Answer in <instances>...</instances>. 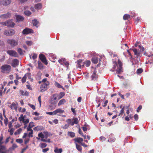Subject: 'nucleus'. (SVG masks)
I'll use <instances>...</instances> for the list:
<instances>
[{"mask_svg": "<svg viewBox=\"0 0 153 153\" xmlns=\"http://www.w3.org/2000/svg\"><path fill=\"white\" fill-rule=\"evenodd\" d=\"M25 76H26V78L27 77L28 79H30V80L32 81L33 79L31 78V75L30 73H27L26 74Z\"/></svg>", "mask_w": 153, "mask_h": 153, "instance_id": "39", "label": "nucleus"}, {"mask_svg": "<svg viewBox=\"0 0 153 153\" xmlns=\"http://www.w3.org/2000/svg\"><path fill=\"white\" fill-rule=\"evenodd\" d=\"M143 70L142 68L138 69L137 71V73L138 74H140L142 72Z\"/></svg>", "mask_w": 153, "mask_h": 153, "instance_id": "51", "label": "nucleus"}, {"mask_svg": "<svg viewBox=\"0 0 153 153\" xmlns=\"http://www.w3.org/2000/svg\"><path fill=\"white\" fill-rule=\"evenodd\" d=\"M19 61L17 59H14L12 63V65L13 67H16L19 65Z\"/></svg>", "mask_w": 153, "mask_h": 153, "instance_id": "22", "label": "nucleus"}, {"mask_svg": "<svg viewBox=\"0 0 153 153\" xmlns=\"http://www.w3.org/2000/svg\"><path fill=\"white\" fill-rule=\"evenodd\" d=\"M38 67L39 69H42L43 68L42 64L41 62H38Z\"/></svg>", "mask_w": 153, "mask_h": 153, "instance_id": "48", "label": "nucleus"}, {"mask_svg": "<svg viewBox=\"0 0 153 153\" xmlns=\"http://www.w3.org/2000/svg\"><path fill=\"white\" fill-rule=\"evenodd\" d=\"M16 21L18 22H20L22 21L24 19V18L19 15H16Z\"/></svg>", "mask_w": 153, "mask_h": 153, "instance_id": "19", "label": "nucleus"}, {"mask_svg": "<svg viewBox=\"0 0 153 153\" xmlns=\"http://www.w3.org/2000/svg\"><path fill=\"white\" fill-rule=\"evenodd\" d=\"M29 139L26 138L25 140V144H27L29 141Z\"/></svg>", "mask_w": 153, "mask_h": 153, "instance_id": "61", "label": "nucleus"}, {"mask_svg": "<svg viewBox=\"0 0 153 153\" xmlns=\"http://www.w3.org/2000/svg\"><path fill=\"white\" fill-rule=\"evenodd\" d=\"M14 130V129L13 128H11L10 130H8V131L10 132V134L11 135H13Z\"/></svg>", "mask_w": 153, "mask_h": 153, "instance_id": "45", "label": "nucleus"}, {"mask_svg": "<svg viewBox=\"0 0 153 153\" xmlns=\"http://www.w3.org/2000/svg\"><path fill=\"white\" fill-rule=\"evenodd\" d=\"M17 146L16 144H13L12 146V149H14L17 147Z\"/></svg>", "mask_w": 153, "mask_h": 153, "instance_id": "63", "label": "nucleus"}, {"mask_svg": "<svg viewBox=\"0 0 153 153\" xmlns=\"http://www.w3.org/2000/svg\"><path fill=\"white\" fill-rule=\"evenodd\" d=\"M130 15L127 14H125L124 15L123 19L124 20L128 19L130 18Z\"/></svg>", "mask_w": 153, "mask_h": 153, "instance_id": "41", "label": "nucleus"}, {"mask_svg": "<svg viewBox=\"0 0 153 153\" xmlns=\"http://www.w3.org/2000/svg\"><path fill=\"white\" fill-rule=\"evenodd\" d=\"M58 61L61 65L66 66V67L68 68L69 63L66 61L65 59L62 58L58 60Z\"/></svg>", "mask_w": 153, "mask_h": 153, "instance_id": "11", "label": "nucleus"}, {"mask_svg": "<svg viewBox=\"0 0 153 153\" xmlns=\"http://www.w3.org/2000/svg\"><path fill=\"white\" fill-rule=\"evenodd\" d=\"M11 14L10 13H7L1 15L0 16V17L1 19H7L10 17Z\"/></svg>", "mask_w": 153, "mask_h": 153, "instance_id": "17", "label": "nucleus"}, {"mask_svg": "<svg viewBox=\"0 0 153 153\" xmlns=\"http://www.w3.org/2000/svg\"><path fill=\"white\" fill-rule=\"evenodd\" d=\"M42 82L43 83H46L47 82L48 83H49V82L47 80V79L46 78H45L43 79Z\"/></svg>", "mask_w": 153, "mask_h": 153, "instance_id": "55", "label": "nucleus"}, {"mask_svg": "<svg viewBox=\"0 0 153 153\" xmlns=\"http://www.w3.org/2000/svg\"><path fill=\"white\" fill-rule=\"evenodd\" d=\"M25 43L28 46H31L33 45V42L31 41H26Z\"/></svg>", "mask_w": 153, "mask_h": 153, "instance_id": "37", "label": "nucleus"}, {"mask_svg": "<svg viewBox=\"0 0 153 153\" xmlns=\"http://www.w3.org/2000/svg\"><path fill=\"white\" fill-rule=\"evenodd\" d=\"M33 25L34 26H36V25L38 24V22L37 20L34 19L32 21Z\"/></svg>", "mask_w": 153, "mask_h": 153, "instance_id": "44", "label": "nucleus"}, {"mask_svg": "<svg viewBox=\"0 0 153 153\" xmlns=\"http://www.w3.org/2000/svg\"><path fill=\"white\" fill-rule=\"evenodd\" d=\"M65 102L66 101L64 99H62L59 101L58 103V105L59 106L60 105H61L64 104Z\"/></svg>", "mask_w": 153, "mask_h": 153, "instance_id": "38", "label": "nucleus"}, {"mask_svg": "<svg viewBox=\"0 0 153 153\" xmlns=\"http://www.w3.org/2000/svg\"><path fill=\"white\" fill-rule=\"evenodd\" d=\"M8 54L11 56L14 57H17L18 56V55L16 51L13 50H9L7 51Z\"/></svg>", "mask_w": 153, "mask_h": 153, "instance_id": "8", "label": "nucleus"}, {"mask_svg": "<svg viewBox=\"0 0 153 153\" xmlns=\"http://www.w3.org/2000/svg\"><path fill=\"white\" fill-rule=\"evenodd\" d=\"M133 52L134 53V54L136 56L137 58L140 56V53L137 52V50L136 49L133 50Z\"/></svg>", "mask_w": 153, "mask_h": 153, "instance_id": "31", "label": "nucleus"}, {"mask_svg": "<svg viewBox=\"0 0 153 153\" xmlns=\"http://www.w3.org/2000/svg\"><path fill=\"white\" fill-rule=\"evenodd\" d=\"M74 140L75 142H78L81 144L83 141V139L81 137H78L74 138Z\"/></svg>", "mask_w": 153, "mask_h": 153, "instance_id": "23", "label": "nucleus"}, {"mask_svg": "<svg viewBox=\"0 0 153 153\" xmlns=\"http://www.w3.org/2000/svg\"><path fill=\"white\" fill-rule=\"evenodd\" d=\"M134 118L135 120L136 121H137L138 120V115L136 114H135L134 116Z\"/></svg>", "mask_w": 153, "mask_h": 153, "instance_id": "62", "label": "nucleus"}, {"mask_svg": "<svg viewBox=\"0 0 153 153\" xmlns=\"http://www.w3.org/2000/svg\"><path fill=\"white\" fill-rule=\"evenodd\" d=\"M39 146L41 148L43 149L45 148L47 146V144L45 143H41Z\"/></svg>", "mask_w": 153, "mask_h": 153, "instance_id": "36", "label": "nucleus"}, {"mask_svg": "<svg viewBox=\"0 0 153 153\" xmlns=\"http://www.w3.org/2000/svg\"><path fill=\"white\" fill-rule=\"evenodd\" d=\"M15 33V31L13 29H11L9 30H5L4 31V34L7 36H12Z\"/></svg>", "mask_w": 153, "mask_h": 153, "instance_id": "13", "label": "nucleus"}, {"mask_svg": "<svg viewBox=\"0 0 153 153\" xmlns=\"http://www.w3.org/2000/svg\"><path fill=\"white\" fill-rule=\"evenodd\" d=\"M41 96H39L38 98V100L39 101L40 104V107L41 106Z\"/></svg>", "mask_w": 153, "mask_h": 153, "instance_id": "59", "label": "nucleus"}, {"mask_svg": "<svg viewBox=\"0 0 153 153\" xmlns=\"http://www.w3.org/2000/svg\"><path fill=\"white\" fill-rule=\"evenodd\" d=\"M55 86L58 88H62L64 90L65 89L62 86L60 85L56 82L55 83Z\"/></svg>", "mask_w": 153, "mask_h": 153, "instance_id": "32", "label": "nucleus"}, {"mask_svg": "<svg viewBox=\"0 0 153 153\" xmlns=\"http://www.w3.org/2000/svg\"><path fill=\"white\" fill-rule=\"evenodd\" d=\"M26 111V109L25 108H22L21 107L20 108V111L24 112Z\"/></svg>", "mask_w": 153, "mask_h": 153, "instance_id": "58", "label": "nucleus"}, {"mask_svg": "<svg viewBox=\"0 0 153 153\" xmlns=\"http://www.w3.org/2000/svg\"><path fill=\"white\" fill-rule=\"evenodd\" d=\"M6 150L5 147L2 145H0V153H5V151Z\"/></svg>", "mask_w": 153, "mask_h": 153, "instance_id": "24", "label": "nucleus"}, {"mask_svg": "<svg viewBox=\"0 0 153 153\" xmlns=\"http://www.w3.org/2000/svg\"><path fill=\"white\" fill-rule=\"evenodd\" d=\"M124 107H125L124 106L120 111V113L118 115L119 116H121L124 113Z\"/></svg>", "mask_w": 153, "mask_h": 153, "instance_id": "40", "label": "nucleus"}, {"mask_svg": "<svg viewBox=\"0 0 153 153\" xmlns=\"http://www.w3.org/2000/svg\"><path fill=\"white\" fill-rule=\"evenodd\" d=\"M26 78H27L26 77V76L25 75L23 77L22 79V83H24L26 82Z\"/></svg>", "mask_w": 153, "mask_h": 153, "instance_id": "52", "label": "nucleus"}, {"mask_svg": "<svg viewBox=\"0 0 153 153\" xmlns=\"http://www.w3.org/2000/svg\"><path fill=\"white\" fill-rule=\"evenodd\" d=\"M62 149H58L57 147H55L54 149V152L55 153H61L62 152Z\"/></svg>", "mask_w": 153, "mask_h": 153, "instance_id": "20", "label": "nucleus"}, {"mask_svg": "<svg viewBox=\"0 0 153 153\" xmlns=\"http://www.w3.org/2000/svg\"><path fill=\"white\" fill-rule=\"evenodd\" d=\"M11 0H1L0 5L4 6H7L10 4Z\"/></svg>", "mask_w": 153, "mask_h": 153, "instance_id": "10", "label": "nucleus"}, {"mask_svg": "<svg viewBox=\"0 0 153 153\" xmlns=\"http://www.w3.org/2000/svg\"><path fill=\"white\" fill-rule=\"evenodd\" d=\"M8 119L6 117L5 119H4V123L6 126H7V125L8 123Z\"/></svg>", "mask_w": 153, "mask_h": 153, "instance_id": "53", "label": "nucleus"}, {"mask_svg": "<svg viewBox=\"0 0 153 153\" xmlns=\"http://www.w3.org/2000/svg\"><path fill=\"white\" fill-rule=\"evenodd\" d=\"M19 120L20 121H22L24 123V125L27 124L29 122V119L27 118L25 116H23L22 114L20 115V116L19 118Z\"/></svg>", "mask_w": 153, "mask_h": 153, "instance_id": "4", "label": "nucleus"}, {"mask_svg": "<svg viewBox=\"0 0 153 153\" xmlns=\"http://www.w3.org/2000/svg\"><path fill=\"white\" fill-rule=\"evenodd\" d=\"M33 32L32 29L28 28L25 29L22 31V33L24 34H27L29 33H33Z\"/></svg>", "mask_w": 153, "mask_h": 153, "instance_id": "15", "label": "nucleus"}, {"mask_svg": "<svg viewBox=\"0 0 153 153\" xmlns=\"http://www.w3.org/2000/svg\"><path fill=\"white\" fill-rule=\"evenodd\" d=\"M28 105H29L30 108H32L33 110L35 109V107L33 105L31 104L30 103H28Z\"/></svg>", "mask_w": 153, "mask_h": 153, "instance_id": "50", "label": "nucleus"}, {"mask_svg": "<svg viewBox=\"0 0 153 153\" xmlns=\"http://www.w3.org/2000/svg\"><path fill=\"white\" fill-rule=\"evenodd\" d=\"M122 65L121 62L119 59H118V64L116 62H115L113 68L115 69L116 68V66H117V69L116 71H117V74H120L121 72L122 71Z\"/></svg>", "mask_w": 153, "mask_h": 153, "instance_id": "1", "label": "nucleus"}, {"mask_svg": "<svg viewBox=\"0 0 153 153\" xmlns=\"http://www.w3.org/2000/svg\"><path fill=\"white\" fill-rule=\"evenodd\" d=\"M70 124H65L64 126H62V127L63 129H66L68 128L70 125Z\"/></svg>", "mask_w": 153, "mask_h": 153, "instance_id": "47", "label": "nucleus"}, {"mask_svg": "<svg viewBox=\"0 0 153 153\" xmlns=\"http://www.w3.org/2000/svg\"><path fill=\"white\" fill-rule=\"evenodd\" d=\"M46 114L51 115H55V113L54 112V111L53 112H46Z\"/></svg>", "mask_w": 153, "mask_h": 153, "instance_id": "56", "label": "nucleus"}, {"mask_svg": "<svg viewBox=\"0 0 153 153\" xmlns=\"http://www.w3.org/2000/svg\"><path fill=\"white\" fill-rule=\"evenodd\" d=\"M38 137H36L38 140H39L41 138V140L43 142H46V139H44L45 138L46 139L48 137L47 135L45 132H41L38 134Z\"/></svg>", "mask_w": 153, "mask_h": 153, "instance_id": "3", "label": "nucleus"}, {"mask_svg": "<svg viewBox=\"0 0 153 153\" xmlns=\"http://www.w3.org/2000/svg\"><path fill=\"white\" fill-rule=\"evenodd\" d=\"M16 142L19 143H22L23 141L22 139H18L16 140Z\"/></svg>", "mask_w": 153, "mask_h": 153, "instance_id": "49", "label": "nucleus"}, {"mask_svg": "<svg viewBox=\"0 0 153 153\" xmlns=\"http://www.w3.org/2000/svg\"><path fill=\"white\" fill-rule=\"evenodd\" d=\"M57 94H53L52 98H51L50 102L53 104H56L58 101L57 100Z\"/></svg>", "mask_w": 153, "mask_h": 153, "instance_id": "12", "label": "nucleus"}, {"mask_svg": "<svg viewBox=\"0 0 153 153\" xmlns=\"http://www.w3.org/2000/svg\"><path fill=\"white\" fill-rule=\"evenodd\" d=\"M22 131V129L21 128H19L14 133V134L16 135L17 134H20Z\"/></svg>", "mask_w": 153, "mask_h": 153, "instance_id": "35", "label": "nucleus"}, {"mask_svg": "<svg viewBox=\"0 0 153 153\" xmlns=\"http://www.w3.org/2000/svg\"><path fill=\"white\" fill-rule=\"evenodd\" d=\"M77 67L79 68H81L84 67V65L83 62H82L81 60H79L77 61Z\"/></svg>", "mask_w": 153, "mask_h": 153, "instance_id": "18", "label": "nucleus"}, {"mask_svg": "<svg viewBox=\"0 0 153 153\" xmlns=\"http://www.w3.org/2000/svg\"><path fill=\"white\" fill-rule=\"evenodd\" d=\"M18 106V105L17 103L13 102L10 104L9 107L11 110H15L16 111H17Z\"/></svg>", "mask_w": 153, "mask_h": 153, "instance_id": "14", "label": "nucleus"}, {"mask_svg": "<svg viewBox=\"0 0 153 153\" xmlns=\"http://www.w3.org/2000/svg\"><path fill=\"white\" fill-rule=\"evenodd\" d=\"M3 140V136L2 134L0 135V145H1L4 143L2 141Z\"/></svg>", "mask_w": 153, "mask_h": 153, "instance_id": "43", "label": "nucleus"}, {"mask_svg": "<svg viewBox=\"0 0 153 153\" xmlns=\"http://www.w3.org/2000/svg\"><path fill=\"white\" fill-rule=\"evenodd\" d=\"M96 72L95 71L93 72L92 75L91 76V78L92 80L94 81L96 80L97 79V75L96 74Z\"/></svg>", "mask_w": 153, "mask_h": 153, "instance_id": "21", "label": "nucleus"}, {"mask_svg": "<svg viewBox=\"0 0 153 153\" xmlns=\"http://www.w3.org/2000/svg\"><path fill=\"white\" fill-rule=\"evenodd\" d=\"M68 135L71 137H73L75 136V134L72 132H68Z\"/></svg>", "mask_w": 153, "mask_h": 153, "instance_id": "42", "label": "nucleus"}, {"mask_svg": "<svg viewBox=\"0 0 153 153\" xmlns=\"http://www.w3.org/2000/svg\"><path fill=\"white\" fill-rule=\"evenodd\" d=\"M49 150V148H47L42 149V152L44 153H45Z\"/></svg>", "mask_w": 153, "mask_h": 153, "instance_id": "60", "label": "nucleus"}, {"mask_svg": "<svg viewBox=\"0 0 153 153\" xmlns=\"http://www.w3.org/2000/svg\"><path fill=\"white\" fill-rule=\"evenodd\" d=\"M17 51L18 53L21 55L23 54L24 52H25V51H23L20 48H18Z\"/></svg>", "mask_w": 153, "mask_h": 153, "instance_id": "30", "label": "nucleus"}, {"mask_svg": "<svg viewBox=\"0 0 153 153\" xmlns=\"http://www.w3.org/2000/svg\"><path fill=\"white\" fill-rule=\"evenodd\" d=\"M49 83L47 82L46 83H42L40 87V91L41 92H43L46 91L48 88Z\"/></svg>", "mask_w": 153, "mask_h": 153, "instance_id": "6", "label": "nucleus"}, {"mask_svg": "<svg viewBox=\"0 0 153 153\" xmlns=\"http://www.w3.org/2000/svg\"><path fill=\"white\" fill-rule=\"evenodd\" d=\"M39 57L41 60L44 63L45 65H47L48 64L45 57V56L43 54H40L39 55Z\"/></svg>", "mask_w": 153, "mask_h": 153, "instance_id": "16", "label": "nucleus"}, {"mask_svg": "<svg viewBox=\"0 0 153 153\" xmlns=\"http://www.w3.org/2000/svg\"><path fill=\"white\" fill-rule=\"evenodd\" d=\"M24 13L25 15L27 16H29L31 14V12L28 10H26L25 11Z\"/></svg>", "mask_w": 153, "mask_h": 153, "instance_id": "46", "label": "nucleus"}, {"mask_svg": "<svg viewBox=\"0 0 153 153\" xmlns=\"http://www.w3.org/2000/svg\"><path fill=\"white\" fill-rule=\"evenodd\" d=\"M78 120L77 118H75L74 119V121H71V119H69L66 120V122L68 124H70L71 126H73L74 124H77L78 123Z\"/></svg>", "mask_w": 153, "mask_h": 153, "instance_id": "9", "label": "nucleus"}, {"mask_svg": "<svg viewBox=\"0 0 153 153\" xmlns=\"http://www.w3.org/2000/svg\"><path fill=\"white\" fill-rule=\"evenodd\" d=\"M28 126H29V127L32 128L34 126V125L33 124V122H30Z\"/></svg>", "mask_w": 153, "mask_h": 153, "instance_id": "54", "label": "nucleus"}, {"mask_svg": "<svg viewBox=\"0 0 153 153\" xmlns=\"http://www.w3.org/2000/svg\"><path fill=\"white\" fill-rule=\"evenodd\" d=\"M33 131H30V132L28 134V136L29 137H33Z\"/></svg>", "mask_w": 153, "mask_h": 153, "instance_id": "57", "label": "nucleus"}, {"mask_svg": "<svg viewBox=\"0 0 153 153\" xmlns=\"http://www.w3.org/2000/svg\"><path fill=\"white\" fill-rule=\"evenodd\" d=\"M84 65H85L87 67L89 66L91 64V62L89 60H87L83 62Z\"/></svg>", "mask_w": 153, "mask_h": 153, "instance_id": "28", "label": "nucleus"}, {"mask_svg": "<svg viewBox=\"0 0 153 153\" xmlns=\"http://www.w3.org/2000/svg\"><path fill=\"white\" fill-rule=\"evenodd\" d=\"M20 94L23 95L27 96L29 95L28 92L26 91H24L22 90H21L20 91Z\"/></svg>", "mask_w": 153, "mask_h": 153, "instance_id": "27", "label": "nucleus"}, {"mask_svg": "<svg viewBox=\"0 0 153 153\" xmlns=\"http://www.w3.org/2000/svg\"><path fill=\"white\" fill-rule=\"evenodd\" d=\"M17 120V118L16 117H15V118H14L12 120L11 122L13 123L14 122L16 121Z\"/></svg>", "mask_w": 153, "mask_h": 153, "instance_id": "64", "label": "nucleus"}, {"mask_svg": "<svg viewBox=\"0 0 153 153\" xmlns=\"http://www.w3.org/2000/svg\"><path fill=\"white\" fill-rule=\"evenodd\" d=\"M3 25H4L8 27H12L15 25V23L13 22L12 20H9L4 22L1 23Z\"/></svg>", "mask_w": 153, "mask_h": 153, "instance_id": "5", "label": "nucleus"}, {"mask_svg": "<svg viewBox=\"0 0 153 153\" xmlns=\"http://www.w3.org/2000/svg\"><path fill=\"white\" fill-rule=\"evenodd\" d=\"M64 112V111L60 108L54 111L55 114H56L57 113L62 114Z\"/></svg>", "mask_w": 153, "mask_h": 153, "instance_id": "25", "label": "nucleus"}, {"mask_svg": "<svg viewBox=\"0 0 153 153\" xmlns=\"http://www.w3.org/2000/svg\"><path fill=\"white\" fill-rule=\"evenodd\" d=\"M11 69V67L8 65H4L1 67V71L4 73H8Z\"/></svg>", "mask_w": 153, "mask_h": 153, "instance_id": "2", "label": "nucleus"}, {"mask_svg": "<svg viewBox=\"0 0 153 153\" xmlns=\"http://www.w3.org/2000/svg\"><path fill=\"white\" fill-rule=\"evenodd\" d=\"M7 42L12 47L17 45L18 44V41L14 39H8L7 40Z\"/></svg>", "mask_w": 153, "mask_h": 153, "instance_id": "7", "label": "nucleus"}, {"mask_svg": "<svg viewBox=\"0 0 153 153\" xmlns=\"http://www.w3.org/2000/svg\"><path fill=\"white\" fill-rule=\"evenodd\" d=\"M42 7V5L41 4L38 3L36 4L35 6V7L36 9H41Z\"/></svg>", "mask_w": 153, "mask_h": 153, "instance_id": "34", "label": "nucleus"}, {"mask_svg": "<svg viewBox=\"0 0 153 153\" xmlns=\"http://www.w3.org/2000/svg\"><path fill=\"white\" fill-rule=\"evenodd\" d=\"M65 95V93L64 92H60L59 95H58V99L62 98Z\"/></svg>", "mask_w": 153, "mask_h": 153, "instance_id": "33", "label": "nucleus"}, {"mask_svg": "<svg viewBox=\"0 0 153 153\" xmlns=\"http://www.w3.org/2000/svg\"><path fill=\"white\" fill-rule=\"evenodd\" d=\"M91 61L94 64H97L98 61V58L96 56L93 57Z\"/></svg>", "mask_w": 153, "mask_h": 153, "instance_id": "26", "label": "nucleus"}, {"mask_svg": "<svg viewBox=\"0 0 153 153\" xmlns=\"http://www.w3.org/2000/svg\"><path fill=\"white\" fill-rule=\"evenodd\" d=\"M75 144L76 146V148L77 150L81 152L82 150V148L81 146L77 144V143H75Z\"/></svg>", "mask_w": 153, "mask_h": 153, "instance_id": "29", "label": "nucleus"}]
</instances>
